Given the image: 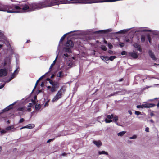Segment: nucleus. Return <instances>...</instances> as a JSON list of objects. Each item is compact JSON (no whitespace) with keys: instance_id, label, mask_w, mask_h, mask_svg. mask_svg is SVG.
<instances>
[{"instance_id":"18","label":"nucleus","mask_w":159,"mask_h":159,"mask_svg":"<svg viewBox=\"0 0 159 159\" xmlns=\"http://www.w3.org/2000/svg\"><path fill=\"white\" fill-rule=\"evenodd\" d=\"M57 56H58V55L56 56V58L55 59V60L53 61V63L52 64H51L50 67L49 68V70L48 72L51 71L50 69L52 68V67L55 64L56 62V61L57 59Z\"/></svg>"},{"instance_id":"54","label":"nucleus","mask_w":159,"mask_h":159,"mask_svg":"<svg viewBox=\"0 0 159 159\" xmlns=\"http://www.w3.org/2000/svg\"><path fill=\"white\" fill-rule=\"evenodd\" d=\"M128 112L130 114V115H131L132 114V112L130 110H129L128 111Z\"/></svg>"},{"instance_id":"50","label":"nucleus","mask_w":159,"mask_h":159,"mask_svg":"<svg viewBox=\"0 0 159 159\" xmlns=\"http://www.w3.org/2000/svg\"><path fill=\"white\" fill-rule=\"evenodd\" d=\"M148 39L149 40V42L150 43H151V39H150V37L148 36Z\"/></svg>"},{"instance_id":"22","label":"nucleus","mask_w":159,"mask_h":159,"mask_svg":"<svg viewBox=\"0 0 159 159\" xmlns=\"http://www.w3.org/2000/svg\"><path fill=\"white\" fill-rule=\"evenodd\" d=\"M118 117L117 116L113 115V121L116 122L118 121Z\"/></svg>"},{"instance_id":"11","label":"nucleus","mask_w":159,"mask_h":159,"mask_svg":"<svg viewBox=\"0 0 159 159\" xmlns=\"http://www.w3.org/2000/svg\"><path fill=\"white\" fill-rule=\"evenodd\" d=\"M66 46L67 47L72 48L74 46V44L71 40H68L66 42Z\"/></svg>"},{"instance_id":"28","label":"nucleus","mask_w":159,"mask_h":159,"mask_svg":"<svg viewBox=\"0 0 159 159\" xmlns=\"http://www.w3.org/2000/svg\"><path fill=\"white\" fill-rule=\"evenodd\" d=\"M41 107L40 105L39 104H37L35 105V108L36 110H39Z\"/></svg>"},{"instance_id":"32","label":"nucleus","mask_w":159,"mask_h":159,"mask_svg":"<svg viewBox=\"0 0 159 159\" xmlns=\"http://www.w3.org/2000/svg\"><path fill=\"white\" fill-rule=\"evenodd\" d=\"M101 58L103 60L107 61L108 60L109 57H108L102 56L101 57Z\"/></svg>"},{"instance_id":"53","label":"nucleus","mask_w":159,"mask_h":159,"mask_svg":"<svg viewBox=\"0 0 159 159\" xmlns=\"http://www.w3.org/2000/svg\"><path fill=\"white\" fill-rule=\"evenodd\" d=\"M4 84H2V85L0 86V89L4 87Z\"/></svg>"},{"instance_id":"21","label":"nucleus","mask_w":159,"mask_h":159,"mask_svg":"<svg viewBox=\"0 0 159 159\" xmlns=\"http://www.w3.org/2000/svg\"><path fill=\"white\" fill-rule=\"evenodd\" d=\"M126 133L125 131H122L117 134V135L119 136H122Z\"/></svg>"},{"instance_id":"56","label":"nucleus","mask_w":159,"mask_h":159,"mask_svg":"<svg viewBox=\"0 0 159 159\" xmlns=\"http://www.w3.org/2000/svg\"><path fill=\"white\" fill-rule=\"evenodd\" d=\"M32 105V103H29L28 105V107H30Z\"/></svg>"},{"instance_id":"1","label":"nucleus","mask_w":159,"mask_h":159,"mask_svg":"<svg viewBox=\"0 0 159 159\" xmlns=\"http://www.w3.org/2000/svg\"><path fill=\"white\" fill-rule=\"evenodd\" d=\"M56 5H58L57 1H56L55 0H45L37 3H33L31 7H32L31 8L33 10H35L49 7Z\"/></svg>"},{"instance_id":"43","label":"nucleus","mask_w":159,"mask_h":159,"mask_svg":"<svg viewBox=\"0 0 159 159\" xmlns=\"http://www.w3.org/2000/svg\"><path fill=\"white\" fill-rule=\"evenodd\" d=\"M126 52L125 51H123L121 53V54L122 55H126Z\"/></svg>"},{"instance_id":"49","label":"nucleus","mask_w":159,"mask_h":159,"mask_svg":"<svg viewBox=\"0 0 159 159\" xmlns=\"http://www.w3.org/2000/svg\"><path fill=\"white\" fill-rule=\"evenodd\" d=\"M44 84V82H42L41 84V86L42 87H43Z\"/></svg>"},{"instance_id":"26","label":"nucleus","mask_w":159,"mask_h":159,"mask_svg":"<svg viewBox=\"0 0 159 159\" xmlns=\"http://www.w3.org/2000/svg\"><path fill=\"white\" fill-rule=\"evenodd\" d=\"M107 32V30H99V31H95L94 32V33H97V34H99V33H101L102 32L105 33Z\"/></svg>"},{"instance_id":"9","label":"nucleus","mask_w":159,"mask_h":159,"mask_svg":"<svg viewBox=\"0 0 159 159\" xmlns=\"http://www.w3.org/2000/svg\"><path fill=\"white\" fill-rule=\"evenodd\" d=\"M107 118L105 120L106 123H109L112 121L111 119L113 118V114H111V115H108L107 116Z\"/></svg>"},{"instance_id":"51","label":"nucleus","mask_w":159,"mask_h":159,"mask_svg":"<svg viewBox=\"0 0 159 159\" xmlns=\"http://www.w3.org/2000/svg\"><path fill=\"white\" fill-rule=\"evenodd\" d=\"M108 52L110 54H112V53H113V52H112V51H111V50H109V51H108Z\"/></svg>"},{"instance_id":"37","label":"nucleus","mask_w":159,"mask_h":159,"mask_svg":"<svg viewBox=\"0 0 159 159\" xmlns=\"http://www.w3.org/2000/svg\"><path fill=\"white\" fill-rule=\"evenodd\" d=\"M137 137V136L136 135H134L130 137L129 138L130 139H136Z\"/></svg>"},{"instance_id":"59","label":"nucleus","mask_w":159,"mask_h":159,"mask_svg":"<svg viewBox=\"0 0 159 159\" xmlns=\"http://www.w3.org/2000/svg\"><path fill=\"white\" fill-rule=\"evenodd\" d=\"M104 43L106 44H107V41H106V40H104Z\"/></svg>"},{"instance_id":"5","label":"nucleus","mask_w":159,"mask_h":159,"mask_svg":"<svg viewBox=\"0 0 159 159\" xmlns=\"http://www.w3.org/2000/svg\"><path fill=\"white\" fill-rule=\"evenodd\" d=\"M60 4L77 3L76 0H55Z\"/></svg>"},{"instance_id":"14","label":"nucleus","mask_w":159,"mask_h":159,"mask_svg":"<svg viewBox=\"0 0 159 159\" xmlns=\"http://www.w3.org/2000/svg\"><path fill=\"white\" fill-rule=\"evenodd\" d=\"M134 46L135 48H137L138 50L140 52L142 50L140 48V46L139 44L137 43H135L134 44Z\"/></svg>"},{"instance_id":"24","label":"nucleus","mask_w":159,"mask_h":159,"mask_svg":"<svg viewBox=\"0 0 159 159\" xmlns=\"http://www.w3.org/2000/svg\"><path fill=\"white\" fill-rule=\"evenodd\" d=\"M34 127V125L32 124H30L27 125V128L28 129H32Z\"/></svg>"},{"instance_id":"48","label":"nucleus","mask_w":159,"mask_h":159,"mask_svg":"<svg viewBox=\"0 0 159 159\" xmlns=\"http://www.w3.org/2000/svg\"><path fill=\"white\" fill-rule=\"evenodd\" d=\"M145 131L146 132H149V128L148 127H147L145 129Z\"/></svg>"},{"instance_id":"15","label":"nucleus","mask_w":159,"mask_h":159,"mask_svg":"<svg viewBox=\"0 0 159 159\" xmlns=\"http://www.w3.org/2000/svg\"><path fill=\"white\" fill-rule=\"evenodd\" d=\"M17 72V73H18V71H17V70H16L15 71H14V73L12 75L11 77V78L9 79V80H8L7 81L8 82H10L12 79H13V78H14V77H15V76H16V75H15V73L16 72Z\"/></svg>"},{"instance_id":"8","label":"nucleus","mask_w":159,"mask_h":159,"mask_svg":"<svg viewBox=\"0 0 159 159\" xmlns=\"http://www.w3.org/2000/svg\"><path fill=\"white\" fill-rule=\"evenodd\" d=\"M59 87V84L58 83H55L53 85H52L51 88V91L52 92H55L56 91L57 89Z\"/></svg>"},{"instance_id":"30","label":"nucleus","mask_w":159,"mask_h":159,"mask_svg":"<svg viewBox=\"0 0 159 159\" xmlns=\"http://www.w3.org/2000/svg\"><path fill=\"white\" fill-rule=\"evenodd\" d=\"M18 111H22V113H23V112L25 111V108L24 107H20L18 108Z\"/></svg>"},{"instance_id":"55","label":"nucleus","mask_w":159,"mask_h":159,"mask_svg":"<svg viewBox=\"0 0 159 159\" xmlns=\"http://www.w3.org/2000/svg\"><path fill=\"white\" fill-rule=\"evenodd\" d=\"M52 140H53V139H49L47 141V142L49 143V142H50Z\"/></svg>"},{"instance_id":"38","label":"nucleus","mask_w":159,"mask_h":159,"mask_svg":"<svg viewBox=\"0 0 159 159\" xmlns=\"http://www.w3.org/2000/svg\"><path fill=\"white\" fill-rule=\"evenodd\" d=\"M49 83L52 85H53L54 84H55V83H57V82H54L52 81V80H50Z\"/></svg>"},{"instance_id":"64","label":"nucleus","mask_w":159,"mask_h":159,"mask_svg":"<svg viewBox=\"0 0 159 159\" xmlns=\"http://www.w3.org/2000/svg\"><path fill=\"white\" fill-rule=\"evenodd\" d=\"M157 106L158 107H159V102H158V104H157Z\"/></svg>"},{"instance_id":"20","label":"nucleus","mask_w":159,"mask_h":159,"mask_svg":"<svg viewBox=\"0 0 159 159\" xmlns=\"http://www.w3.org/2000/svg\"><path fill=\"white\" fill-rule=\"evenodd\" d=\"M16 103V102L14 103V104H11L9 106H8L5 109V111H7L9 110H10V109L12 108V106Z\"/></svg>"},{"instance_id":"62","label":"nucleus","mask_w":159,"mask_h":159,"mask_svg":"<svg viewBox=\"0 0 159 159\" xmlns=\"http://www.w3.org/2000/svg\"><path fill=\"white\" fill-rule=\"evenodd\" d=\"M50 80V79L49 78H47V81H50V80Z\"/></svg>"},{"instance_id":"45","label":"nucleus","mask_w":159,"mask_h":159,"mask_svg":"<svg viewBox=\"0 0 159 159\" xmlns=\"http://www.w3.org/2000/svg\"><path fill=\"white\" fill-rule=\"evenodd\" d=\"M68 56V55L67 53H65L63 54V57L65 58V57H67Z\"/></svg>"},{"instance_id":"40","label":"nucleus","mask_w":159,"mask_h":159,"mask_svg":"<svg viewBox=\"0 0 159 159\" xmlns=\"http://www.w3.org/2000/svg\"><path fill=\"white\" fill-rule=\"evenodd\" d=\"M108 46L110 49H111L113 48V46L111 43L108 44Z\"/></svg>"},{"instance_id":"42","label":"nucleus","mask_w":159,"mask_h":159,"mask_svg":"<svg viewBox=\"0 0 159 159\" xmlns=\"http://www.w3.org/2000/svg\"><path fill=\"white\" fill-rule=\"evenodd\" d=\"M135 114L137 115H139L141 114V112L139 111H135Z\"/></svg>"},{"instance_id":"46","label":"nucleus","mask_w":159,"mask_h":159,"mask_svg":"<svg viewBox=\"0 0 159 159\" xmlns=\"http://www.w3.org/2000/svg\"><path fill=\"white\" fill-rule=\"evenodd\" d=\"M48 101H47V102H46V103H45V104H44V107H46V106H48Z\"/></svg>"},{"instance_id":"63","label":"nucleus","mask_w":159,"mask_h":159,"mask_svg":"<svg viewBox=\"0 0 159 159\" xmlns=\"http://www.w3.org/2000/svg\"><path fill=\"white\" fill-rule=\"evenodd\" d=\"M150 121L152 123H153V120H150Z\"/></svg>"},{"instance_id":"61","label":"nucleus","mask_w":159,"mask_h":159,"mask_svg":"<svg viewBox=\"0 0 159 159\" xmlns=\"http://www.w3.org/2000/svg\"><path fill=\"white\" fill-rule=\"evenodd\" d=\"M47 88H48V89H51V87L50 86H48L47 87Z\"/></svg>"},{"instance_id":"2","label":"nucleus","mask_w":159,"mask_h":159,"mask_svg":"<svg viewBox=\"0 0 159 159\" xmlns=\"http://www.w3.org/2000/svg\"><path fill=\"white\" fill-rule=\"evenodd\" d=\"M33 4L30 5V7L25 4H20L18 5L14 4L11 5V13H22L25 12V11L28 10V11H33L31 6Z\"/></svg>"},{"instance_id":"13","label":"nucleus","mask_w":159,"mask_h":159,"mask_svg":"<svg viewBox=\"0 0 159 159\" xmlns=\"http://www.w3.org/2000/svg\"><path fill=\"white\" fill-rule=\"evenodd\" d=\"M93 143L95 145L97 146V147H99L102 145V143L100 141H93Z\"/></svg>"},{"instance_id":"27","label":"nucleus","mask_w":159,"mask_h":159,"mask_svg":"<svg viewBox=\"0 0 159 159\" xmlns=\"http://www.w3.org/2000/svg\"><path fill=\"white\" fill-rule=\"evenodd\" d=\"M14 128V126L12 125L8 126L6 128V130L7 131L10 130Z\"/></svg>"},{"instance_id":"25","label":"nucleus","mask_w":159,"mask_h":159,"mask_svg":"<svg viewBox=\"0 0 159 159\" xmlns=\"http://www.w3.org/2000/svg\"><path fill=\"white\" fill-rule=\"evenodd\" d=\"M57 76L58 77L61 78L63 76V75L62 74V72L60 71L57 74Z\"/></svg>"},{"instance_id":"58","label":"nucleus","mask_w":159,"mask_h":159,"mask_svg":"<svg viewBox=\"0 0 159 159\" xmlns=\"http://www.w3.org/2000/svg\"><path fill=\"white\" fill-rule=\"evenodd\" d=\"M54 74H52V75L51 77V78H53L54 77Z\"/></svg>"},{"instance_id":"16","label":"nucleus","mask_w":159,"mask_h":159,"mask_svg":"<svg viewBox=\"0 0 159 159\" xmlns=\"http://www.w3.org/2000/svg\"><path fill=\"white\" fill-rule=\"evenodd\" d=\"M98 154L99 155H102L104 154L106 155H108V152L105 151H98Z\"/></svg>"},{"instance_id":"44","label":"nucleus","mask_w":159,"mask_h":159,"mask_svg":"<svg viewBox=\"0 0 159 159\" xmlns=\"http://www.w3.org/2000/svg\"><path fill=\"white\" fill-rule=\"evenodd\" d=\"M24 121L23 118H21L19 121V123H21Z\"/></svg>"},{"instance_id":"10","label":"nucleus","mask_w":159,"mask_h":159,"mask_svg":"<svg viewBox=\"0 0 159 159\" xmlns=\"http://www.w3.org/2000/svg\"><path fill=\"white\" fill-rule=\"evenodd\" d=\"M7 72L6 69H0V77L5 76L7 74Z\"/></svg>"},{"instance_id":"29","label":"nucleus","mask_w":159,"mask_h":159,"mask_svg":"<svg viewBox=\"0 0 159 159\" xmlns=\"http://www.w3.org/2000/svg\"><path fill=\"white\" fill-rule=\"evenodd\" d=\"M4 43L5 44H6L7 47H8L9 48H10V45L9 42L7 41L6 40Z\"/></svg>"},{"instance_id":"4","label":"nucleus","mask_w":159,"mask_h":159,"mask_svg":"<svg viewBox=\"0 0 159 159\" xmlns=\"http://www.w3.org/2000/svg\"><path fill=\"white\" fill-rule=\"evenodd\" d=\"M11 5H3L0 3V11H6L11 13Z\"/></svg>"},{"instance_id":"12","label":"nucleus","mask_w":159,"mask_h":159,"mask_svg":"<svg viewBox=\"0 0 159 159\" xmlns=\"http://www.w3.org/2000/svg\"><path fill=\"white\" fill-rule=\"evenodd\" d=\"M149 56L153 60H155L156 59V57L154 53L151 50L149 51Z\"/></svg>"},{"instance_id":"3","label":"nucleus","mask_w":159,"mask_h":159,"mask_svg":"<svg viewBox=\"0 0 159 159\" xmlns=\"http://www.w3.org/2000/svg\"><path fill=\"white\" fill-rule=\"evenodd\" d=\"M65 90L66 89L64 87L62 86L52 100V102H56L61 98L62 97V93H64Z\"/></svg>"},{"instance_id":"7","label":"nucleus","mask_w":159,"mask_h":159,"mask_svg":"<svg viewBox=\"0 0 159 159\" xmlns=\"http://www.w3.org/2000/svg\"><path fill=\"white\" fill-rule=\"evenodd\" d=\"M128 55L129 56L131 57L134 59H136L138 57L137 53L134 51L129 52L128 53Z\"/></svg>"},{"instance_id":"39","label":"nucleus","mask_w":159,"mask_h":159,"mask_svg":"<svg viewBox=\"0 0 159 159\" xmlns=\"http://www.w3.org/2000/svg\"><path fill=\"white\" fill-rule=\"evenodd\" d=\"M48 72H47V73L45 74V75H43L42 76H41L40 78H39V79H38L37 80H39H39H41V79H43V77L45 75L47 74L48 73Z\"/></svg>"},{"instance_id":"41","label":"nucleus","mask_w":159,"mask_h":159,"mask_svg":"<svg viewBox=\"0 0 159 159\" xmlns=\"http://www.w3.org/2000/svg\"><path fill=\"white\" fill-rule=\"evenodd\" d=\"M119 45L120 47H122L124 46V44L123 43L120 42Z\"/></svg>"},{"instance_id":"19","label":"nucleus","mask_w":159,"mask_h":159,"mask_svg":"<svg viewBox=\"0 0 159 159\" xmlns=\"http://www.w3.org/2000/svg\"><path fill=\"white\" fill-rule=\"evenodd\" d=\"M138 31H141V32H145V31H148V32H151V31L150 30H147L144 28H141Z\"/></svg>"},{"instance_id":"34","label":"nucleus","mask_w":159,"mask_h":159,"mask_svg":"<svg viewBox=\"0 0 159 159\" xmlns=\"http://www.w3.org/2000/svg\"><path fill=\"white\" fill-rule=\"evenodd\" d=\"M101 48L102 50H103L104 51H106L107 50V48L104 45H102L101 46Z\"/></svg>"},{"instance_id":"36","label":"nucleus","mask_w":159,"mask_h":159,"mask_svg":"<svg viewBox=\"0 0 159 159\" xmlns=\"http://www.w3.org/2000/svg\"><path fill=\"white\" fill-rule=\"evenodd\" d=\"M141 40L142 42H143L145 40V37L144 35H142L141 36Z\"/></svg>"},{"instance_id":"47","label":"nucleus","mask_w":159,"mask_h":159,"mask_svg":"<svg viewBox=\"0 0 159 159\" xmlns=\"http://www.w3.org/2000/svg\"><path fill=\"white\" fill-rule=\"evenodd\" d=\"M6 132H7V131L6 130V129L5 130H2L0 131L1 133L2 134L5 133H6Z\"/></svg>"},{"instance_id":"60","label":"nucleus","mask_w":159,"mask_h":159,"mask_svg":"<svg viewBox=\"0 0 159 159\" xmlns=\"http://www.w3.org/2000/svg\"><path fill=\"white\" fill-rule=\"evenodd\" d=\"M2 150V147L1 146H0V152Z\"/></svg>"},{"instance_id":"31","label":"nucleus","mask_w":159,"mask_h":159,"mask_svg":"<svg viewBox=\"0 0 159 159\" xmlns=\"http://www.w3.org/2000/svg\"><path fill=\"white\" fill-rule=\"evenodd\" d=\"M116 57L115 56H111L110 57H109L108 60L112 61Z\"/></svg>"},{"instance_id":"57","label":"nucleus","mask_w":159,"mask_h":159,"mask_svg":"<svg viewBox=\"0 0 159 159\" xmlns=\"http://www.w3.org/2000/svg\"><path fill=\"white\" fill-rule=\"evenodd\" d=\"M125 41L126 42H129L130 40L128 39H126Z\"/></svg>"},{"instance_id":"23","label":"nucleus","mask_w":159,"mask_h":159,"mask_svg":"<svg viewBox=\"0 0 159 159\" xmlns=\"http://www.w3.org/2000/svg\"><path fill=\"white\" fill-rule=\"evenodd\" d=\"M64 51L65 52H68L69 53L71 52V49L67 48H64Z\"/></svg>"},{"instance_id":"35","label":"nucleus","mask_w":159,"mask_h":159,"mask_svg":"<svg viewBox=\"0 0 159 159\" xmlns=\"http://www.w3.org/2000/svg\"><path fill=\"white\" fill-rule=\"evenodd\" d=\"M67 34V33L64 34L63 36H62L61 37L60 40V42L62 41L63 40V39H64L65 38V37L66 36Z\"/></svg>"},{"instance_id":"33","label":"nucleus","mask_w":159,"mask_h":159,"mask_svg":"<svg viewBox=\"0 0 159 159\" xmlns=\"http://www.w3.org/2000/svg\"><path fill=\"white\" fill-rule=\"evenodd\" d=\"M38 82H39V80H37L36 82V83L35 84V86H34V89H33V90H32V92H31V93H32L34 92V89H36V87H37V85H38Z\"/></svg>"},{"instance_id":"6","label":"nucleus","mask_w":159,"mask_h":159,"mask_svg":"<svg viewBox=\"0 0 159 159\" xmlns=\"http://www.w3.org/2000/svg\"><path fill=\"white\" fill-rule=\"evenodd\" d=\"M155 105L153 104H143L141 105H137V108H143V107L149 108L150 107H153Z\"/></svg>"},{"instance_id":"52","label":"nucleus","mask_w":159,"mask_h":159,"mask_svg":"<svg viewBox=\"0 0 159 159\" xmlns=\"http://www.w3.org/2000/svg\"><path fill=\"white\" fill-rule=\"evenodd\" d=\"M24 128H27V125L21 128L20 129L21 130Z\"/></svg>"},{"instance_id":"17","label":"nucleus","mask_w":159,"mask_h":159,"mask_svg":"<svg viewBox=\"0 0 159 159\" xmlns=\"http://www.w3.org/2000/svg\"><path fill=\"white\" fill-rule=\"evenodd\" d=\"M130 29H124L123 30H122L118 32H116V33H124L127 31H128Z\"/></svg>"}]
</instances>
